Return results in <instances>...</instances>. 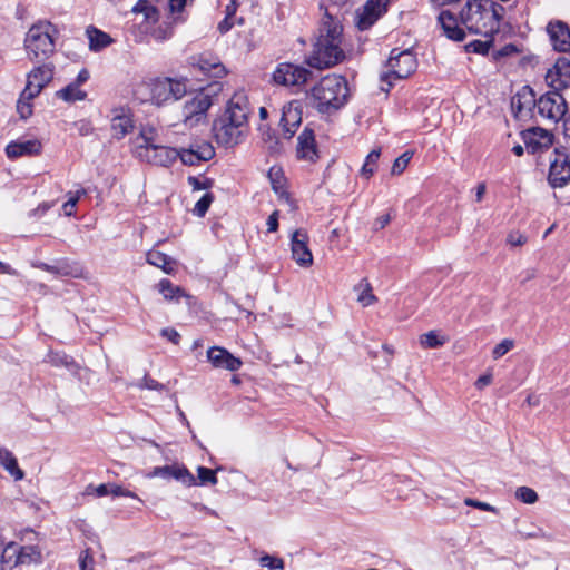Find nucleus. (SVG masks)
I'll return each mask as SVG.
<instances>
[{
    "mask_svg": "<svg viewBox=\"0 0 570 570\" xmlns=\"http://www.w3.org/2000/svg\"><path fill=\"white\" fill-rule=\"evenodd\" d=\"M343 27L338 18L325 9L318 36L313 45V51L307 59L308 66L316 69L331 68L345 58L342 45Z\"/></svg>",
    "mask_w": 570,
    "mask_h": 570,
    "instance_id": "1",
    "label": "nucleus"
},
{
    "mask_svg": "<svg viewBox=\"0 0 570 570\" xmlns=\"http://www.w3.org/2000/svg\"><path fill=\"white\" fill-rule=\"evenodd\" d=\"M504 11L492 0H468L460 11V23L471 33L493 37L499 32Z\"/></svg>",
    "mask_w": 570,
    "mask_h": 570,
    "instance_id": "2",
    "label": "nucleus"
},
{
    "mask_svg": "<svg viewBox=\"0 0 570 570\" xmlns=\"http://www.w3.org/2000/svg\"><path fill=\"white\" fill-rule=\"evenodd\" d=\"M347 81L337 75H327L311 90L313 107L321 114L338 110L347 100Z\"/></svg>",
    "mask_w": 570,
    "mask_h": 570,
    "instance_id": "3",
    "label": "nucleus"
},
{
    "mask_svg": "<svg viewBox=\"0 0 570 570\" xmlns=\"http://www.w3.org/2000/svg\"><path fill=\"white\" fill-rule=\"evenodd\" d=\"M55 33L56 29L50 22L43 21L33 24L24 39L28 57L38 61L48 59L55 52Z\"/></svg>",
    "mask_w": 570,
    "mask_h": 570,
    "instance_id": "4",
    "label": "nucleus"
},
{
    "mask_svg": "<svg viewBox=\"0 0 570 570\" xmlns=\"http://www.w3.org/2000/svg\"><path fill=\"white\" fill-rule=\"evenodd\" d=\"M144 87L149 94V100L157 106L176 101L187 92L185 79L168 77L150 79L144 83Z\"/></svg>",
    "mask_w": 570,
    "mask_h": 570,
    "instance_id": "5",
    "label": "nucleus"
},
{
    "mask_svg": "<svg viewBox=\"0 0 570 570\" xmlns=\"http://www.w3.org/2000/svg\"><path fill=\"white\" fill-rule=\"evenodd\" d=\"M387 72L382 76V80L389 81V86L391 87V79H405L415 71V56L409 49L399 50L394 48L387 60Z\"/></svg>",
    "mask_w": 570,
    "mask_h": 570,
    "instance_id": "6",
    "label": "nucleus"
},
{
    "mask_svg": "<svg viewBox=\"0 0 570 570\" xmlns=\"http://www.w3.org/2000/svg\"><path fill=\"white\" fill-rule=\"evenodd\" d=\"M567 109V102L561 92L550 90L539 97L535 110L541 119L557 124L564 118Z\"/></svg>",
    "mask_w": 570,
    "mask_h": 570,
    "instance_id": "7",
    "label": "nucleus"
},
{
    "mask_svg": "<svg viewBox=\"0 0 570 570\" xmlns=\"http://www.w3.org/2000/svg\"><path fill=\"white\" fill-rule=\"evenodd\" d=\"M312 77V71L291 62L278 63L272 79L275 85L284 87H301Z\"/></svg>",
    "mask_w": 570,
    "mask_h": 570,
    "instance_id": "8",
    "label": "nucleus"
},
{
    "mask_svg": "<svg viewBox=\"0 0 570 570\" xmlns=\"http://www.w3.org/2000/svg\"><path fill=\"white\" fill-rule=\"evenodd\" d=\"M548 181L552 188H561L570 183V156L564 149L556 148L550 160Z\"/></svg>",
    "mask_w": 570,
    "mask_h": 570,
    "instance_id": "9",
    "label": "nucleus"
},
{
    "mask_svg": "<svg viewBox=\"0 0 570 570\" xmlns=\"http://www.w3.org/2000/svg\"><path fill=\"white\" fill-rule=\"evenodd\" d=\"M3 562L9 563V569L19 564L39 563L41 561V552L35 546L20 547L14 542H9L3 548Z\"/></svg>",
    "mask_w": 570,
    "mask_h": 570,
    "instance_id": "10",
    "label": "nucleus"
},
{
    "mask_svg": "<svg viewBox=\"0 0 570 570\" xmlns=\"http://www.w3.org/2000/svg\"><path fill=\"white\" fill-rule=\"evenodd\" d=\"M214 132L218 144L226 147L237 145L247 132L245 125L232 122L229 119L220 116L214 122Z\"/></svg>",
    "mask_w": 570,
    "mask_h": 570,
    "instance_id": "11",
    "label": "nucleus"
},
{
    "mask_svg": "<svg viewBox=\"0 0 570 570\" xmlns=\"http://www.w3.org/2000/svg\"><path fill=\"white\" fill-rule=\"evenodd\" d=\"M55 67L52 63H42L33 68L27 77V85L23 89V97L33 99L52 80Z\"/></svg>",
    "mask_w": 570,
    "mask_h": 570,
    "instance_id": "12",
    "label": "nucleus"
},
{
    "mask_svg": "<svg viewBox=\"0 0 570 570\" xmlns=\"http://www.w3.org/2000/svg\"><path fill=\"white\" fill-rule=\"evenodd\" d=\"M146 478H161L165 480L174 479L186 487L197 485V479L185 465L178 463L171 465L155 466L146 474Z\"/></svg>",
    "mask_w": 570,
    "mask_h": 570,
    "instance_id": "13",
    "label": "nucleus"
},
{
    "mask_svg": "<svg viewBox=\"0 0 570 570\" xmlns=\"http://www.w3.org/2000/svg\"><path fill=\"white\" fill-rule=\"evenodd\" d=\"M390 3V0H367L357 12V28L360 30L370 29L383 14L387 12Z\"/></svg>",
    "mask_w": 570,
    "mask_h": 570,
    "instance_id": "14",
    "label": "nucleus"
},
{
    "mask_svg": "<svg viewBox=\"0 0 570 570\" xmlns=\"http://www.w3.org/2000/svg\"><path fill=\"white\" fill-rule=\"evenodd\" d=\"M546 81L551 90L557 92L570 88V60L564 57L557 59L548 70Z\"/></svg>",
    "mask_w": 570,
    "mask_h": 570,
    "instance_id": "15",
    "label": "nucleus"
},
{
    "mask_svg": "<svg viewBox=\"0 0 570 570\" xmlns=\"http://www.w3.org/2000/svg\"><path fill=\"white\" fill-rule=\"evenodd\" d=\"M249 102L247 96L239 91L235 92L228 100L226 110L223 117L229 119L232 122L245 125L248 128Z\"/></svg>",
    "mask_w": 570,
    "mask_h": 570,
    "instance_id": "16",
    "label": "nucleus"
},
{
    "mask_svg": "<svg viewBox=\"0 0 570 570\" xmlns=\"http://www.w3.org/2000/svg\"><path fill=\"white\" fill-rule=\"evenodd\" d=\"M212 105L213 99L209 94L204 91L196 94L184 105L183 116L185 118V122H198Z\"/></svg>",
    "mask_w": 570,
    "mask_h": 570,
    "instance_id": "17",
    "label": "nucleus"
},
{
    "mask_svg": "<svg viewBox=\"0 0 570 570\" xmlns=\"http://www.w3.org/2000/svg\"><path fill=\"white\" fill-rule=\"evenodd\" d=\"M206 356L212 366L218 370L236 372L243 365L239 357L234 356L228 350L220 346L209 347Z\"/></svg>",
    "mask_w": 570,
    "mask_h": 570,
    "instance_id": "18",
    "label": "nucleus"
},
{
    "mask_svg": "<svg viewBox=\"0 0 570 570\" xmlns=\"http://www.w3.org/2000/svg\"><path fill=\"white\" fill-rule=\"evenodd\" d=\"M190 65L207 77L222 78L226 75L225 66L209 52L190 57Z\"/></svg>",
    "mask_w": 570,
    "mask_h": 570,
    "instance_id": "19",
    "label": "nucleus"
},
{
    "mask_svg": "<svg viewBox=\"0 0 570 570\" xmlns=\"http://www.w3.org/2000/svg\"><path fill=\"white\" fill-rule=\"evenodd\" d=\"M535 94L529 86H523L512 98L511 109L515 117H527L537 109Z\"/></svg>",
    "mask_w": 570,
    "mask_h": 570,
    "instance_id": "20",
    "label": "nucleus"
},
{
    "mask_svg": "<svg viewBox=\"0 0 570 570\" xmlns=\"http://www.w3.org/2000/svg\"><path fill=\"white\" fill-rule=\"evenodd\" d=\"M307 243L308 235L305 230L297 229L293 233L291 238L292 257L303 267H308L313 264V255Z\"/></svg>",
    "mask_w": 570,
    "mask_h": 570,
    "instance_id": "21",
    "label": "nucleus"
},
{
    "mask_svg": "<svg viewBox=\"0 0 570 570\" xmlns=\"http://www.w3.org/2000/svg\"><path fill=\"white\" fill-rule=\"evenodd\" d=\"M215 155L214 148L209 142H195L187 149L178 151V158H180L184 165L195 166L202 161L212 159Z\"/></svg>",
    "mask_w": 570,
    "mask_h": 570,
    "instance_id": "22",
    "label": "nucleus"
},
{
    "mask_svg": "<svg viewBox=\"0 0 570 570\" xmlns=\"http://www.w3.org/2000/svg\"><path fill=\"white\" fill-rule=\"evenodd\" d=\"M521 136L527 150L531 154L548 149L552 145V135L540 127L527 129L522 131Z\"/></svg>",
    "mask_w": 570,
    "mask_h": 570,
    "instance_id": "23",
    "label": "nucleus"
},
{
    "mask_svg": "<svg viewBox=\"0 0 570 570\" xmlns=\"http://www.w3.org/2000/svg\"><path fill=\"white\" fill-rule=\"evenodd\" d=\"M140 157H145L149 163L168 167L178 158V150L171 147L163 146V145H154L153 147H148L147 150L139 151Z\"/></svg>",
    "mask_w": 570,
    "mask_h": 570,
    "instance_id": "24",
    "label": "nucleus"
},
{
    "mask_svg": "<svg viewBox=\"0 0 570 570\" xmlns=\"http://www.w3.org/2000/svg\"><path fill=\"white\" fill-rule=\"evenodd\" d=\"M438 24L448 39L454 41L464 40L465 30L460 26L456 16L451 11L442 10L438 16Z\"/></svg>",
    "mask_w": 570,
    "mask_h": 570,
    "instance_id": "25",
    "label": "nucleus"
},
{
    "mask_svg": "<svg viewBox=\"0 0 570 570\" xmlns=\"http://www.w3.org/2000/svg\"><path fill=\"white\" fill-rule=\"evenodd\" d=\"M547 32L556 50L560 52L570 51V30L562 21L549 22Z\"/></svg>",
    "mask_w": 570,
    "mask_h": 570,
    "instance_id": "26",
    "label": "nucleus"
},
{
    "mask_svg": "<svg viewBox=\"0 0 570 570\" xmlns=\"http://www.w3.org/2000/svg\"><path fill=\"white\" fill-rule=\"evenodd\" d=\"M302 112L294 102L285 105L282 109L281 126L286 138H292L301 125Z\"/></svg>",
    "mask_w": 570,
    "mask_h": 570,
    "instance_id": "27",
    "label": "nucleus"
},
{
    "mask_svg": "<svg viewBox=\"0 0 570 570\" xmlns=\"http://www.w3.org/2000/svg\"><path fill=\"white\" fill-rule=\"evenodd\" d=\"M297 157L299 159L314 161L318 157L314 131L306 127L297 138Z\"/></svg>",
    "mask_w": 570,
    "mask_h": 570,
    "instance_id": "28",
    "label": "nucleus"
},
{
    "mask_svg": "<svg viewBox=\"0 0 570 570\" xmlns=\"http://www.w3.org/2000/svg\"><path fill=\"white\" fill-rule=\"evenodd\" d=\"M111 118V134L116 139H122L134 129L131 114L125 109H116Z\"/></svg>",
    "mask_w": 570,
    "mask_h": 570,
    "instance_id": "29",
    "label": "nucleus"
},
{
    "mask_svg": "<svg viewBox=\"0 0 570 570\" xmlns=\"http://www.w3.org/2000/svg\"><path fill=\"white\" fill-rule=\"evenodd\" d=\"M41 150V142L38 139L11 141L6 147L8 158L16 159L21 156L38 155Z\"/></svg>",
    "mask_w": 570,
    "mask_h": 570,
    "instance_id": "30",
    "label": "nucleus"
},
{
    "mask_svg": "<svg viewBox=\"0 0 570 570\" xmlns=\"http://www.w3.org/2000/svg\"><path fill=\"white\" fill-rule=\"evenodd\" d=\"M132 12L136 14V18L141 16L140 23L144 24L145 31L158 20L157 9L147 0H139L132 8Z\"/></svg>",
    "mask_w": 570,
    "mask_h": 570,
    "instance_id": "31",
    "label": "nucleus"
},
{
    "mask_svg": "<svg viewBox=\"0 0 570 570\" xmlns=\"http://www.w3.org/2000/svg\"><path fill=\"white\" fill-rule=\"evenodd\" d=\"M86 35L89 41V49L91 51H100L112 43V38L96 27H88Z\"/></svg>",
    "mask_w": 570,
    "mask_h": 570,
    "instance_id": "32",
    "label": "nucleus"
},
{
    "mask_svg": "<svg viewBox=\"0 0 570 570\" xmlns=\"http://www.w3.org/2000/svg\"><path fill=\"white\" fill-rule=\"evenodd\" d=\"M0 465L16 480L24 478V472L19 468L16 456L6 448H0Z\"/></svg>",
    "mask_w": 570,
    "mask_h": 570,
    "instance_id": "33",
    "label": "nucleus"
},
{
    "mask_svg": "<svg viewBox=\"0 0 570 570\" xmlns=\"http://www.w3.org/2000/svg\"><path fill=\"white\" fill-rule=\"evenodd\" d=\"M147 262L150 265L161 268L167 274H171L175 269L173 258L158 250H149L147 253Z\"/></svg>",
    "mask_w": 570,
    "mask_h": 570,
    "instance_id": "34",
    "label": "nucleus"
},
{
    "mask_svg": "<svg viewBox=\"0 0 570 570\" xmlns=\"http://www.w3.org/2000/svg\"><path fill=\"white\" fill-rule=\"evenodd\" d=\"M56 96L58 98L62 99L63 101L75 102V101L85 100L87 97V92L85 90L80 89V87L77 86V83L70 82L65 88L58 90L56 92Z\"/></svg>",
    "mask_w": 570,
    "mask_h": 570,
    "instance_id": "35",
    "label": "nucleus"
},
{
    "mask_svg": "<svg viewBox=\"0 0 570 570\" xmlns=\"http://www.w3.org/2000/svg\"><path fill=\"white\" fill-rule=\"evenodd\" d=\"M48 362L56 367L63 366L71 373L76 374L78 371V365L73 361V358L66 353L62 352H51L48 354Z\"/></svg>",
    "mask_w": 570,
    "mask_h": 570,
    "instance_id": "36",
    "label": "nucleus"
},
{
    "mask_svg": "<svg viewBox=\"0 0 570 570\" xmlns=\"http://www.w3.org/2000/svg\"><path fill=\"white\" fill-rule=\"evenodd\" d=\"M158 291L167 301H178L185 296L181 287L174 285L169 279L164 278L158 283Z\"/></svg>",
    "mask_w": 570,
    "mask_h": 570,
    "instance_id": "37",
    "label": "nucleus"
},
{
    "mask_svg": "<svg viewBox=\"0 0 570 570\" xmlns=\"http://www.w3.org/2000/svg\"><path fill=\"white\" fill-rule=\"evenodd\" d=\"M381 155V149H373L365 158V161L361 168V176L365 179H370L377 168V161Z\"/></svg>",
    "mask_w": 570,
    "mask_h": 570,
    "instance_id": "38",
    "label": "nucleus"
},
{
    "mask_svg": "<svg viewBox=\"0 0 570 570\" xmlns=\"http://www.w3.org/2000/svg\"><path fill=\"white\" fill-rule=\"evenodd\" d=\"M446 342L445 336H441L436 331H430L420 336V344L424 348H438Z\"/></svg>",
    "mask_w": 570,
    "mask_h": 570,
    "instance_id": "39",
    "label": "nucleus"
},
{
    "mask_svg": "<svg viewBox=\"0 0 570 570\" xmlns=\"http://www.w3.org/2000/svg\"><path fill=\"white\" fill-rule=\"evenodd\" d=\"M156 136L157 130L154 127H142L139 136V140H141V142L138 144V148L145 151L148 149V147L156 145Z\"/></svg>",
    "mask_w": 570,
    "mask_h": 570,
    "instance_id": "40",
    "label": "nucleus"
},
{
    "mask_svg": "<svg viewBox=\"0 0 570 570\" xmlns=\"http://www.w3.org/2000/svg\"><path fill=\"white\" fill-rule=\"evenodd\" d=\"M484 40H473L466 45L468 52L488 55L493 43V37H484Z\"/></svg>",
    "mask_w": 570,
    "mask_h": 570,
    "instance_id": "41",
    "label": "nucleus"
},
{
    "mask_svg": "<svg viewBox=\"0 0 570 570\" xmlns=\"http://www.w3.org/2000/svg\"><path fill=\"white\" fill-rule=\"evenodd\" d=\"M358 289H361L360 294H358V297H357V301L363 305V306H370L372 305L374 302H376V297L375 295L372 293V287L370 285L368 282H364V283H361L358 285Z\"/></svg>",
    "mask_w": 570,
    "mask_h": 570,
    "instance_id": "42",
    "label": "nucleus"
},
{
    "mask_svg": "<svg viewBox=\"0 0 570 570\" xmlns=\"http://www.w3.org/2000/svg\"><path fill=\"white\" fill-rule=\"evenodd\" d=\"M35 267L46 271L48 273L55 274L57 276H67L70 275L69 266L67 264L60 265H49L43 262H38L33 264Z\"/></svg>",
    "mask_w": 570,
    "mask_h": 570,
    "instance_id": "43",
    "label": "nucleus"
},
{
    "mask_svg": "<svg viewBox=\"0 0 570 570\" xmlns=\"http://www.w3.org/2000/svg\"><path fill=\"white\" fill-rule=\"evenodd\" d=\"M518 535L521 539H547L550 540V537L537 525H531L529 529H518Z\"/></svg>",
    "mask_w": 570,
    "mask_h": 570,
    "instance_id": "44",
    "label": "nucleus"
},
{
    "mask_svg": "<svg viewBox=\"0 0 570 570\" xmlns=\"http://www.w3.org/2000/svg\"><path fill=\"white\" fill-rule=\"evenodd\" d=\"M268 177L271 179L272 188L274 189V191L276 194H278L279 196L285 195V189H284V184H283V177L281 175V169L272 167L269 173H268Z\"/></svg>",
    "mask_w": 570,
    "mask_h": 570,
    "instance_id": "45",
    "label": "nucleus"
},
{
    "mask_svg": "<svg viewBox=\"0 0 570 570\" xmlns=\"http://www.w3.org/2000/svg\"><path fill=\"white\" fill-rule=\"evenodd\" d=\"M412 156V151H405L400 157H397L393 163L391 174L395 176L401 175L407 167Z\"/></svg>",
    "mask_w": 570,
    "mask_h": 570,
    "instance_id": "46",
    "label": "nucleus"
},
{
    "mask_svg": "<svg viewBox=\"0 0 570 570\" xmlns=\"http://www.w3.org/2000/svg\"><path fill=\"white\" fill-rule=\"evenodd\" d=\"M515 497L523 503L533 504L538 501L537 492L528 487H520L515 491Z\"/></svg>",
    "mask_w": 570,
    "mask_h": 570,
    "instance_id": "47",
    "label": "nucleus"
},
{
    "mask_svg": "<svg viewBox=\"0 0 570 570\" xmlns=\"http://www.w3.org/2000/svg\"><path fill=\"white\" fill-rule=\"evenodd\" d=\"M197 473H198V481H199L198 484H200V485H205V484L215 485L218 482L216 473L212 469H208L205 466H198Z\"/></svg>",
    "mask_w": 570,
    "mask_h": 570,
    "instance_id": "48",
    "label": "nucleus"
},
{
    "mask_svg": "<svg viewBox=\"0 0 570 570\" xmlns=\"http://www.w3.org/2000/svg\"><path fill=\"white\" fill-rule=\"evenodd\" d=\"M214 200V195L212 193H206L195 205L193 213L198 217H204L207 213L210 204Z\"/></svg>",
    "mask_w": 570,
    "mask_h": 570,
    "instance_id": "49",
    "label": "nucleus"
},
{
    "mask_svg": "<svg viewBox=\"0 0 570 570\" xmlns=\"http://www.w3.org/2000/svg\"><path fill=\"white\" fill-rule=\"evenodd\" d=\"M78 563L80 570H95V559L89 548L80 552Z\"/></svg>",
    "mask_w": 570,
    "mask_h": 570,
    "instance_id": "50",
    "label": "nucleus"
},
{
    "mask_svg": "<svg viewBox=\"0 0 570 570\" xmlns=\"http://www.w3.org/2000/svg\"><path fill=\"white\" fill-rule=\"evenodd\" d=\"M259 564L264 568H268L271 570H283L284 561L281 558H276L269 554H265L261 557Z\"/></svg>",
    "mask_w": 570,
    "mask_h": 570,
    "instance_id": "51",
    "label": "nucleus"
},
{
    "mask_svg": "<svg viewBox=\"0 0 570 570\" xmlns=\"http://www.w3.org/2000/svg\"><path fill=\"white\" fill-rule=\"evenodd\" d=\"M31 99L23 97V91L20 95V98L17 102V111L19 112L22 119H27L32 115V105L30 104Z\"/></svg>",
    "mask_w": 570,
    "mask_h": 570,
    "instance_id": "52",
    "label": "nucleus"
},
{
    "mask_svg": "<svg viewBox=\"0 0 570 570\" xmlns=\"http://www.w3.org/2000/svg\"><path fill=\"white\" fill-rule=\"evenodd\" d=\"M514 346V342L512 340H503L501 343L497 344L492 351V356L494 360H498L505 355Z\"/></svg>",
    "mask_w": 570,
    "mask_h": 570,
    "instance_id": "53",
    "label": "nucleus"
},
{
    "mask_svg": "<svg viewBox=\"0 0 570 570\" xmlns=\"http://www.w3.org/2000/svg\"><path fill=\"white\" fill-rule=\"evenodd\" d=\"M136 387L144 390H155V391H163L165 390V385L157 382L156 380L145 376L141 381L135 384Z\"/></svg>",
    "mask_w": 570,
    "mask_h": 570,
    "instance_id": "54",
    "label": "nucleus"
},
{
    "mask_svg": "<svg viewBox=\"0 0 570 570\" xmlns=\"http://www.w3.org/2000/svg\"><path fill=\"white\" fill-rule=\"evenodd\" d=\"M86 191L83 189L78 190L76 195L71 196L63 205L62 209L66 216H72L75 207L80 198L81 195H85Z\"/></svg>",
    "mask_w": 570,
    "mask_h": 570,
    "instance_id": "55",
    "label": "nucleus"
},
{
    "mask_svg": "<svg viewBox=\"0 0 570 570\" xmlns=\"http://www.w3.org/2000/svg\"><path fill=\"white\" fill-rule=\"evenodd\" d=\"M171 36L173 28L169 26H160L157 29H155L151 33V37L159 42L168 40Z\"/></svg>",
    "mask_w": 570,
    "mask_h": 570,
    "instance_id": "56",
    "label": "nucleus"
},
{
    "mask_svg": "<svg viewBox=\"0 0 570 570\" xmlns=\"http://www.w3.org/2000/svg\"><path fill=\"white\" fill-rule=\"evenodd\" d=\"M188 184L194 190H203L209 188L213 181L209 178L199 179L198 177L189 176Z\"/></svg>",
    "mask_w": 570,
    "mask_h": 570,
    "instance_id": "57",
    "label": "nucleus"
},
{
    "mask_svg": "<svg viewBox=\"0 0 570 570\" xmlns=\"http://www.w3.org/2000/svg\"><path fill=\"white\" fill-rule=\"evenodd\" d=\"M513 53H518V48L512 45V43H508L505 46H503L501 49L499 50H493L492 52V57L494 60H499L503 57H508V56H511Z\"/></svg>",
    "mask_w": 570,
    "mask_h": 570,
    "instance_id": "58",
    "label": "nucleus"
},
{
    "mask_svg": "<svg viewBox=\"0 0 570 570\" xmlns=\"http://www.w3.org/2000/svg\"><path fill=\"white\" fill-rule=\"evenodd\" d=\"M110 494L114 497H129V498H134L141 502V499L138 498V495L136 493H134L118 484L110 485Z\"/></svg>",
    "mask_w": 570,
    "mask_h": 570,
    "instance_id": "59",
    "label": "nucleus"
},
{
    "mask_svg": "<svg viewBox=\"0 0 570 570\" xmlns=\"http://www.w3.org/2000/svg\"><path fill=\"white\" fill-rule=\"evenodd\" d=\"M507 243L511 246H522L527 243V237L520 232L513 230L509 233Z\"/></svg>",
    "mask_w": 570,
    "mask_h": 570,
    "instance_id": "60",
    "label": "nucleus"
},
{
    "mask_svg": "<svg viewBox=\"0 0 570 570\" xmlns=\"http://www.w3.org/2000/svg\"><path fill=\"white\" fill-rule=\"evenodd\" d=\"M464 503L466 505H469V507H473V508H476V509H480V510H483V511H491V512L495 511V508L490 505L489 503L481 502V501H478V500H474V499H471V498H466L464 500Z\"/></svg>",
    "mask_w": 570,
    "mask_h": 570,
    "instance_id": "61",
    "label": "nucleus"
},
{
    "mask_svg": "<svg viewBox=\"0 0 570 570\" xmlns=\"http://www.w3.org/2000/svg\"><path fill=\"white\" fill-rule=\"evenodd\" d=\"M163 337H166L168 341H170L174 344H179L180 341V334L173 327H166L163 328L160 332Z\"/></svg>",
    "mask_w": 570,
    "mask_h": 570,
    "instance_id": "62",
    "label": "nucleus"
},
{
    "mask_svg": "<svg viewBox=\"0 0 570 570\" xmlns=\"http://www.w3.org/2000/svg\"><path fill=\"white\" fill-rule=\"evenodd\" d=\"M110 485L111 484H99L98 487H92V485H89L87 488V492L88 493H91L90 490L94 491V493L97 495V497H105V495H108L110 494Z\"/></svg>",
    "mask_w": 570,
    "mask_h": 570,
    "instance_id": "63",
    "label": "nucleus"
},
{
    "mask_svg": "<svg viewBox=\"0 0 570 570\" xmlns=\"http://www.w3.org/2000/svg\"><path fill=\"white\" fill-rule=\"evenodd\" d=\"M194 0H169V9L173 13L181 12L184 8Z\"/></svg>",
    "mask_w": 570,
    "mask_h": 570,
    "instance_id": "64",
    "label": "nucleus"
}]
</instances>
